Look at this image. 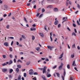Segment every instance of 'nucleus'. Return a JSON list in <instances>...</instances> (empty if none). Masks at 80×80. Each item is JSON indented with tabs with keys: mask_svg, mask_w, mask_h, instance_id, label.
Instances as JSON below:
<instances>
[{
	"mask_svg": "<svg viewBox=\"0 0 80 80\" xmlns=\"http://www.w3.org/2000/svg\"><path fill=\"white\" fill-rule=\"evenodd\" d=\"M46 69H47V67L46 66H44L43 68H41V70H43V73H46Z\"/></svg>",
	"mask_w": 80,
	"mask_h": 80,
	"instance_id": "nucleus-1",
	"label": "nucleus"
},
{
	"mask_svg": "<svg viewBox=\"0 0 80 80\" xmlns=\"http://www.w3.org/2000/svg\"><path fill=\"white\" fill-rule=\"evenodd\" d=\"M61 65H60L59 67V70H61L62 69V67H63V63L62 62H61Z\"/></svg>",
	"mask_w": 80,
	"mask_h": 80,
	"instance_id": "nucleus-2",
	"label": "nucleus"
},
{
	"mask_svg": "<svg viewBox=\"0 0 80 80\" xmlns=\"http://www.w3.org/2000/svg\"><path fill=\"white\" fill-rule=\"evenodd\" d=\"M47 47L48 48L50 49V50H52V49L53 48V47H51L50 46H48Z\"/></svg>",
	"mask_w": 80,
	"mask_h": 80,
	"instance_id": "nucleus-3",
	"label": "nucleus"
},
{
	"mask_svg": "<svg viewBox=\"0 0 80 80\" xmlns=\"http://www.w3.org/2000/svg\"><path fill=\"white\" fill-rule=\"evenodd\" d=\"M2 70L3 72H6L8 71V70L6 68H3L2 69Z\"/></svg>",
	"mask_w": 80,
	"mask_h": 80,
	"instance_id": "nucleus-4",
	"label": "nucleus"
},
{
	"mask_svg": "<svg viewBox=\"0 0 80 80\" xmlns=\"http://www.w3.org/2000/svg\"><path fill=\"white\" fill-rule=\"evenodd\" d=\"M30 71H32V72H30ZM29 72H29V74L30 75H33V69H30Z\"/></svg>",
	"mask_w": 80,
	"mask_h": 80,
	"instance_id": "nucleus-5",
	"label": "nucleus"
},
{
	"mask_svg": "<svg viewBox=\"0 0 80 80\" xmlns=\"http://www.w3.org/2000/svg\"><path fill=\"white\" fill-rule=\"evenodd\" d=\"M12 63H13V61L12 60H10L9 61L8 65H11V64H12Z\"/></svg>",
	"mask_w": 80,
	"mask_h": 80,
	"instance_id": "nucleus-6",
	"label": "nucleus"
},
{
	"mask_svg": "<svg viewBox=\"0 0 80 80\" xmlns=\"http://www.w3.org/2000/svg\"><path fill=\"white\" fill-rule=\"evenodd\" d=\"M54 11L55 12H58V9L57 8H55L54 9Z\"/></svg>",
	"mask_w": 80,
	"mask_h": 80,
	"instance_id": "nucleus-7",
	"label": "nucleus"
},
{
	"mask_svg": "<svg viewBox=\"0 0 80 80\" xmlns=\"http://www.w3.org/2000/svg\"><path fill=\"white\" fill-rule=\"evenodd\" d=\"M58 24V21L57 20H56L54 22V24L55 25H57Z\"/></svg>",
	"mask_w": 80,
	"mask_h": 80,
	"instance_id": "nucleus-8",
	"label": "nucleus"
},
{
	"mask_svg": "<svg viewBox=\"0 0 80 80\" xmlns=\"http://www.w3.org/2000/svg\"><path fill=\"white\" fill-rule=\"evenodd\" d=\"M4 45L5 46H8L9 45L8 43V42H5L4 43Z\"/></svg>",
	"mask_w": 80,
	"mask_h": 80,
	"instance_id": "nucleus-9",
	"label": "nucleus"
},
{
	"mask_svg": "<svg viewBox=\"0 0 80 80\" xmlns=\"http://www.w3.org/2000/svg\"><path fill=\"white\" fill-rule=\"evenodd\" d=\"M63 53H62V54L61 55L60 57L59 58V59H61L62 57H63Z\"/></svg>",
	"mask_w": 80,
	"mask_h": 80,
	"instance_id": "nucleus-10",
	"label": "nucleus"
},
{
	"mask_svg": "<svg viewBox=\"0 0 80 80\" xmlns=\"http://www.w3.org/2000/svg\"><path fill=\"white\" fill-rule=\"evenodd\" d=\"M13 71V69H11L9 71V72L10 73H12V72Z\"/></svg>",
	"mask_w": 80,
	"mask_h": 80,
	"instance_id": "nucleus-11",
	"label": "nucleus"
},
{
	"mask_svg": "<svg viewBox=\"0 0 80 80\" xmlns=\"http://www.w3.org/2000/svg\"><path fill=\"white\" fill-rule=\"evenodd\" d=\"M52 7H53V6H52V5H49L47 7V8H52Z\"/></svg>",
	"mask_w": 80,
	"mask_h": 80,
	"instance_id": "nucleus-12",
	"label": "nucleus"
},
{
	"mask_svg": "<svg viewBox=\"0 0 80 80\" xmlns=\"http://www.w3.org/2000/svg\"><path fill=\"white\" fill-rule=\"evenodd\" d=\"M75 61H74L73 62L72 64V66H76V64H75Z\"/></svg>",
	"mask_w": 80,
	"mask_h": 80,
	"instance_id": "nucleus-13",
	"label": "nucleus"
},
{
	"mask_svg": "<svg viewBox=\"0 0 80 80\" xmlns=\"http://www.w3.org/2000/svg\"><path fill=\"white\" fill-rule=\"evenodd\" d=\"M18 80H21V76L20 75H19L18 77Z\"/></svg>",
	"mask_w": 80,
	"mask_h": 80,
	"instance_id": "nucleus-14",
	"label": "nucleus"
},
{
	"mask_svg": "<svg viewBox=\"0 0 80 80\" xmlns=\"http://www.w3.org/2000/svg\"><path fill=\"white\" fill-rule=\"evenodd\" d=\"M67 68H68V69H70V67L69 64H68L67 65Z\"/></svg>",
	"mask_w": 80,
	"mask_h": 80,
	"instance_id": "nucleus-15",
	"label": "nucleus"
},
{
	"mask_svg": "<svg viewBox=\"0 0 80 80\" xmlns=\"http://www.w3.org/2000/svg\"><path fill=\"white\" fill-rule=\"evenodd\" d=\"M32 40H35V36H34L32 35Z\"/></svg>",
	"mask_w": 80,
	"mask_h": 80,
	"instance_id": "nucleus-16",
	"label": "nucleus"
},
{
	"mask_svg": "<svg viewBox=\"0 0 80 80\" xmlns=\"http://www.w3.org/2000/svg\"><path fill=\"white\" fill-rule=\"evenodd\" d=\"M42 13H44V12H45V10L44 8H43L42 9Z\"/></svg>",
	"mask_w": 80,
	"mask_h": 80,
	"instance_id": "nucleus-17",
	"label": "nucleus"
},
{
	"mask_svg": "<svg viewBox=\"0 0 80 80\" xmlns=\"http://www.w3.org/2000/svg\"><path fill=\"white\" fill-rule=\"evenodd\" d=\"M17 67L18 68H21V65H18Z\"/></svg>",
	"mask_w": 80,
	"mask_h": 80,
	"instance_id": "nucleus-18",
	"label": "nucleus"
},
{
	"mask_svg": "<svg viewBox=\"0 0 80 80\" xmlns=\"http://www.w3.org/2000/svg\"><path fill=\"white\" fill-rule=\"evenodd\" d=\"M30 30H31V31H33V30H36V29L34 28H31Z\"/></svg>",
	"mask_w": 80,
	"mask_h": 80,
	"instance_id": "nucleus-19",
	"label": "nucleus"
},
{
	"mask_svg": "<svg viewBox=\"0 0 80 80\" xmlns=\"http://www.w3.org/2000/svg\"><path fill=\"white\" fill-rule=\"evenodd\" d=\"M16 71L17 73H18V72H19V68H17L16 69Z\"/></svg>",
	"mask_w": 80,
	"mask_h": 80,
	"instance_id": "nucleus-20",
	"label": "nucleus"
},
{
	"mask_svg": "<svg viewBox=\"0 0 80 80\" xmlns=\"http://www.w3.org/2000/svg\"><path fill=\"white\" fill-rule=\"evenodd\" d=\"M21 62V63H23V62H22V61H21V60L20 59L18 60V61H17V62L18 63V62Z\"/></svg>",
	"mask_w": 80,
	"mask_h": 80,
	"instance_id": "nucleus-21",
	"label": "nucleus"
},
{
	"mask_svg": "<svg viewBox=\"0 0 80 80\" xmlns=\"http://www.w3.org/2000/svg\"><path fill=\"white\" fill-rule=\"evenodd\" d=\"M71 58H74V54H72L71 55Z\"/></svg>",
	"mask_w": 80,
	"mask_h": 80,
	"instance_id": "nucleus-22",
	"label": "nucleus"
},
{
	"mask_svg": "<svg viewBox=\"0 0 80 80\" xmlns=\"http://www.w3.org/2000/svg\"><path fill=\"white\" fill-rule=\"evenodd\" d=\"M72 35H74V36H75V37H76V34H75V33L74 32H73L72 34Z\"/></svg>",
	"mask_w": 80,
	"mask_h": 80,
	"instance_id": "nucleus-23",
	"label": "nucleus"
},
{
	"mask_svg": "<svg viewBox=\"0 0 80 80\" xmlns=\"http://www.w3.org/2000/svg\"><path fill=\"white\" fill-rule=\"evenodd\" d=\"M40 35L42 37H43V33H40Z\"/></svg>",
	"mask_w": 80,
	"mask_h": 80,
	"instance_id": "nucleus-24",
	"label": "nucleus"
},
{
	"mask_svg": "<svg viewBox=\"0 0 80 80\" xmlns=\"http://www.w3.org/2000/svg\"><path fill=\"white\" fill-rule=\"evenodd\" d=\"M36 49L37 51H39V50H40V47H38L36 48Z\"/></svg>",
	"mask_w": 80,
	"mask_h": 80,
	"instance_id": "nucleus-25",
	"label": "nucleus"
},
{
	"mask_svg": "<svg viewBox=\"0 0 80 80\" xmlns=\"http://www.w3.org/2000/svg\"><path fill=\"white\" fill-rule=\"evenodd\" d=\"M24 20L25 22H26V23H27V21L26 19V18H25V17H24Z\"/></svg>",
	"mask_w": 80,
	"mask_h": 80,
	"instance_id": "nucleus-26",
	"label": "nucleus"
},
{
	"mask_svg": "<svg viewBox=\"0 0 80 80\" xmlns=\"http://www.w3.org/2000/svg\"><path fill=\"white\" fill-rule=\"evenodd\" d=\"M42 78H43L44 80H47V79H46V78H45V77L44 76H42Z\"/></svg>",
	"mask_w": 80,
	"mask_h": 80,
	"instance_id": "nucleus-27",
	"label": "nucleus"
},
{
	"mask_svg": "<svg viewBox=\"0 0 80 80\" xmlns=\"http://www.w3.org/2000/svg\"><path fill=\"white\" fill-rule=\"evenodd\" d=\"M22 37L23 38H24V39H25L26 37L25 36V35H22Z\"/></svg>",
	"mask_w": 80,
	"mask_h": 80,
	"instance_id": "nucleus-28",
	"label": "nucleus"
},
{
	"mask_svg": "<svg viewBox=\"0 0 80 80\" xmlns=\"http://www.w3.org/2000/svg\"><path fill=\"white\" fill-rule=\"evenodd\" d=\"M73 80V77H70V80Z\"/></svg>",
	"mask_w": 80,
	"mask_h": 80,
	"instance_id": "nucleus-29",
	"label": "nucleus"
},
{
	"mask_svg": "<svg viewBox=\"0 0 80 80\" xmlns=\"http://www.w3.org/2000/svg\"><path fill=\"white\" fill-rule=\"evenodd\" d=\"M9 50L11 52H12L13 50V49H12V48L11 47H10L9 48Z\"/></svg>",
	"mask_w": 80,
	"mask_h": 80,
	"instance_id": "nucleus-30",
	"label": "nucleus"
},
{
	"mask_svg": "<svg viewBox=\"0 0 80 80\" xmlns=\"http://www.w3.org/2000/svg\"><path fill=\"white\" fill-rule=\"evenodd\" d=\"M56 74L57 75V76L58 77H60V74H59V73H57Z\"/></svg>",
	"mask_w": 80,
	"mask_h": 80,
	"instance_id": "nucleus-31",
	"label": "nucleus"
},
{
	"mask_svg": "<svg viewBox=\"0 0 80 80\" xmlns=\"http://www.w3.org/2000/svg\"><path fill=\"white\" fill-rule=\"evenodd\" d=\"M58 28H60V27H61V24H59L58 25Z\"/></svg>",
	"mask_w": 80,
	"mask_h": 80,
	"instance_id": "nucleus-32",
	"label": "nucleus"
},
{
	"mask_svg": "<svg viewBox=\"0 0 80 80\" xmlns=\"http://www.w3.org/2000/svg\"><path fill=\"white\" fill-rule=\"evenodd\" d=\"M66 74V72H65V71H64V73H63V75L64 76V77H65V75Z\"/></svg>",
	"mask_w": 80,
	"mask_h": 80,
	"instance_id": "nucleus-33",
	"label": "nucleus"
},
{
	"mask_svg": "<svg viewBox=\"0 0 80 80\" xmlns=\"http://www.w3.org/2000/svg\"><path fill=\"white\" fill-rule=\"evenodd\" d=\"M24 77H27V73H24Z\"/></svg>",
	"mask_w": 80,
	"mask_h": 80,
	"instance_id": "nucleus-34",
	"label": "nucleus"
},
{
	"mask_svg": "<svg viewBox=\"0 0 80 80\" xmlns=\"http://www.w3.org/2000/svg\"><path fill=\"white\" fill-rule=\"evenodd\" d=\"M30 62H28L26 63V65H30Z\"/></svg>",
	"mask_w": 80,
	"mask_h": 80,
	"instance_id": "nucleus-35",
	"label": "nucleus"
},
{
	"mask_svg": "<svg viewBox=\"0 0 80 80\" xmlns=\"http://www.w3.org/2000/svg\"><path fill=\"white\" fill-rule=\"evenodd\" d=\"M45 60L47 62L48 61H49V59H48V58H45Z\"/></svg>",
	"mask_w": 80,
	"mask_h": 80,
	"instance_id": "nucleus-36",
	"label": "nucleus"
},
{
	"mask_svg": "<svg viewBox=\"0 0 80 80\" xmlns=\"http://www.w3.org/2000/svg\"><path fill=\"white\" fill-rule=\"evenodd\" d=\"M43 14H41L39 16V18H41V17H42V16H43Z\"/></svg>",
	"mask_w": 80,
	"mask_h": 80,
	"instance_id": "nucleus-37",
	"label": "nucleus"
},
{
	"mask_svg": "<svg viewBox=\"0 0 80 80\" xmlns=\"http://www.w3.org/2000/svg\"><path fill=\"white\" fill-rule=\"evenodd\" d=\"M2 66H5V65H7L6 63H4V64H2Z\"/></svg>",
	"mask_w": 80,
	"mask_h": 80,
	"instance_id": "nucleus-38",
	"label": "nucleus"
},
{
	"mask_svg": "<svg viewBox=\"0 0 80 80\" xmlns=\"http://www.w3.org/2000/svg\"><path fill=\"white\" fill-rule=\"evenodd\" d=\"M47 77H51V74H48L47 75Z\"/></svg>",
	"mask_w": 80,
	"mask_h": 80,
	"instance_id": "nucleus-39",
	"label": "nucleus"
},
{
	"mask_svg": "<svg viewBox=\"0 0 80 80\" xmlns=\"http://www.w3.org/2000/svg\"><path fill=\"white\" fill-rule=\"evenodd\" d=\"M9 57H10V58H13V55H12V54H10L9 55Z\"/></svg>",
	"mask_w": 80,
	"mask_h": 80,
	"instance_id": "nucleus-40",
	"label": "nucleus"
},
{
	"mask_svg": "<svg viewBox=\"0 0 80 80\" xmlns=\"http://www.w3.org/2000/svg\"><path fill=\"white\" fill-rule=\"evenodd\" d=\"M77 23L78 24V25H80V23H79V21H78V20H77Z\"/></svg>",
	"mask_w": 80,
	"mask_h": 80,
	"instance_id": "nucleus-41",
	"label": "nucleus"
},
{
	"mask_svg": "<svg viewBox=\"0 0 80 80\" xmlns=\"http://www.w3.org/2000/svg\"><path fill=\"white\" fill-rule=\"evenodd\" d=\"M57 68V65H55L52 68H53V69H55V68Z\"/></svg>",
	"mask_w": 80,
	"mask_h": 80,
	"instance_id": "nucleus-42",
	"label": "nucleus"
},
{
	"mask_svg": "<svg viewBox=\"0 0 80 80\" xmlns=\"http://www.w3.org/2000/svg\"><path fill=\"white\" fill-rule=\"evenodd\" d=\"M77 5H78V8H79H79H80V5L79 4H78Z\"/></svg>",
	"mask_w": 80,
	"mask_h": 80,
	"instance_id": "nucleus-43",
	"label": "nucleus"
},
{
	"mask_svg": "<svg viewBox=\"0 0 80 80\" xmlns=\"http://www.w3.org/2000/svg\"><path fill=\"white\" fill-rule=\"evenodd\" d=\"M74 69L75 70H76V71H77V72H78V70H77V68L76 67L74 68Z\"/></svg>",
	"mask_w": 80,
	"mask_h": 80,
	"instance_id": "nucleus-44",
	"label": "nucleus"
},
{
	"mask_svg": "<svg viewBox=\"0 0 80 80\" xmlns=\"http://www.w3.org/2000/svg\"><path fill=\"white\" fill-rule=\"evenodd\" d=\"M34 75H38V72H35L34 73Z\"/></svg>",
	"mask_w": 80,
	"mask_h": 80,
	"instance_id": "nucleus-45",
	"label": "nucleus"
},
{
	"mask_svg": "<svg viewBox=\"0 0 80 80\" xmlns=\"http://www.w3.org/2000/svg\"><path fill=\"white\" fill-rule=\"evenodd\" d=\"M73 27H76V24L75 23L73 24Z\"/></svg>",
	"mask_w": 80,
	"mask_h": 80,
	"instance_id": "nucleus-46",
	"label": "nucleus"
},
{
	"mask_svg": "<svg viewBox=\"0 0 80 80\" xmlns=\"http://www.w3.org/2000/svg\"><path fill=\"white\" fill-rule=\"evenodd\" d=\"M9 38L11 39H14V38L13 37H9Z\"/></svg>",
	"mask_w": 80,
	"mask_h": 80,
	"instance_id": "nucleus-47",
	"label": "nucleus"
},
{
	"mask_svg": "<svg viewBox=\"0 0 80 80\" xmlns=\"http://www.w3.org/2000/svg\"><path fill=\"white\" fill-rule=\"evenodd\" d=\"M65 18H66V19H67L68 18L67 17H66V18L64 17V18H63V19H62L63 20H65Z\"/></svg>",
	"mask_w": 80,
	"mask_h": 80,
	"instance_id": "nucleus-48",
	"label": "nucleus"
},
{
	"mask_svg": "<svg viewBox=\"0 0 80 80\" xmlns=\"http://www.w3.org/2000/svg\"><path fill=\"white\" fill-rule=\"evenodd\" d=\"M47 26H45L44 27V29L45 30H47Z\"/></svg>",
	"mask_w": 80,
	"mask_h": 80,
	"instance_id": "nucleus-49",
	"label": "nucleus"
},
{
	"mask_svg": "<svg viewBox=\"0 0 80 80\" xmlns=\"http://www.w3.org/2000/svg\"><path fill=\"white\" fill-rule=\"evenodd\" d=\"M2 57L3 58H6V56H5V55H2Z\"/></svg>",
	"mask_w": 80,
	"mask_h": 80,
	"instance_id": "nucleus-50",
	"label": "nucleus"
},
{
	"mask_svg": "<svg viewBox=\"0 0 80 80\" xmlns=\"http://www.w3.org/2000/svg\"><path fill=\"white\" fill-rule=\"evenodd\" d=\"M33 80H37V78L35 77L34 78H32Z\"/></svg>",
	"mask_w": 80,
	"mask_h": 80,
	"instance_id": "nucleus-51",
	"label": "nucleus"
},
{
	"mask_svg": "<svg viewBox=\"0 0 80 80\" xmlns=\"http://www.w3.org/2000/svg\"><path fill=\"white\" fill-rule=\"evenodd\" d=\"M13 41H12L11 43V46H12V45H13Z\"/></svg>",
	"mask_w": 80,
	"mask_h": 80,
	"instance_id": "nucleus-52",
	"label": "nucleus"
},
{
	"mask_svg": "<svg viewBox=\"0 0 80 80\" xmlns=\"http://www.w3.org/2000/svg\"><path fill=\"white\" fill-rule=\"evenodd\" d=\"M19 54L20 55H23V53L22 52H20Z\"/></svg>",
	"mask_w": 80,
	"mask_h": 80,
	"instance_id": "nucleus-53",
	"label": "nucleus"
},
{
	"mask_svg": "<svg viewBox=\"0 0 80 80\" xmlns=\"http://www.w3.org/2000/svg\"><path fill=\"white\" fill-rule=\"evenodd\" d=\"M73 47H74V48H75V44H74L73 45H72V48H73Z\"/></svg>",
	"mask_w": 80,
	"mask_h": 80,
	"instance_id": "nucleus-54",
	"label": "nucleus"
},
{
	"mask_svg": "<svg viewBox=\"0 0 80 80\" xmlns=\"http://www.w3.org/2000/svg\"><path fill=\"white\" fill-rule=\"evenodd\" d=\"M62 78L63 80H64V77L63 76H62Z\"/></svg>",
	"mask_w": 80,
	"mask_h": 80,
	"instance_id": "nucleus-55",
	"label": "nucleus"
},
{
	"mask_svg": "<svg viewBox=\"0 0 80 80\" xmlns=\"http://www.w3.org/2000/svg\"><path fill=\"white\" fill-rule=\"evenodd\" d=\"M50 38L51 39V42H52V37H50Z\"/></svg>",
	"mask_w": 80,
	"mask_h": 80,
	"instance_id": "nucleus-56",
	"label": "nucleus"
},
{
	"mask_svg": "<svg viewBox=\"0 0 80 80\" xmlns=\"http://www.w3.org/2000/svg\"><path fill=\"white\" fill-rule=\"evenodd\" d=\"M39 15H40V13H38V14L36 15V17H38V16H39Z\"/></svg>",
	"mask_w": 80,
	"mask_h": 80,
	"instance_id": "nucleus-57",
	"label": "nucleus"
},
{
	"mask_svg": "<svg viewBox=\"0 0 80 80\" xmlns=\"http://www.w3.org/2000/svg\"><path fill=\"white\" fill-rule=\"evenodd\" d=\"M32 26V27H36V25H35V24H33Z\"/></svg>",
	"mask_w": 80,
	"mask_h": 80,
	"instance_id": "nucleus-58",
	"label": "nucleus"
},
{
	"mask_svg": "<svg viewBox=\"0 0 80 80\" xmlns=\"http://www.w3.org/2000/svg\"><path fill=\"white\" fill-rule=\"evenodd\" d=\"M3 17H7V14H5L4 15H3Z\"/></svg>",
	"mask_w": 80,
	"mask_h": 80,
	"instance_id": "nucleus-59",
	"label": "nucleus"
},
{
	"mask_svg": "<svg viewBox=\"0 0 80 80\" xmlns=\"http://www.w3.org/2000/svg\"><path fill=\"white\" fill-rule=\"evenodd\" d=\"M19 40L20 41H22V38H20L19 39Z\"/></svg>",
	"mask_w": 80,
	"mask_h": 80,
	"instance_id": "nucleus-60",
	"label": "nucleus"
},
{
	"mask_svg": "<svg viewBox=\"0 0 80 80\" xmlns=\"http://www.w3.org/2000/svg\"><path fill=\"white\" fill-rule=\"evenodd\" d=\"M9 27H10V26H9V25H8L7 26V28H9Z\"/></svg>",
	"mask_w": 80,
	"mask_h": 80,
	"instance_id": "nucleus-61",
	"label": "nucleus"
},
{
	"mask_svg": "<svg viewBox=\"0 0 80 80\" xmlns=\"http://www.w3.org/2000/svg\"><path fill=\"white\" fill-rule=\"evenodd\" d=\"M8 77H9V78H10L12 77V75H8Z\"/></svg>",
	"mask_w": 80,
	"mask_h": 80,
	"instance_id": "nucleus-62",
	"label": "nucleus"
},
{
	"mask_svg": "<svg viewBox=\"0 0 80 80\" xmlns=\"http://www.w3.org/2000/svg\"><path fill=\"white\" fill-rule=\"evenodd\" d=\"M14 63H15L16 62V59H15V58H14Z\"/></svg>",
	"mask_w": 80,
	"mask_h": 80,
	"instance_id": "nucleus-63",
	"label": "nucleus"
},
{
	"mask_svg": "<svg viewBox=\"0 0 80 80\" xmlns=\"http://www.w3.org/2000/svg\"><path fill=\"white\" fill-rule=\"evenodd\" d=\"M30 3H28L27 4V6H30Z\"/></svg>",
	"mask_w": 80,
	"mask_h": 80,
	"instance_id": "nucleus-64",
	"label": "nucleus"
}]
</instances>
